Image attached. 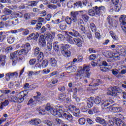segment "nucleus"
Masks as SVG:
<instances>
[{
  "mask_svg": "<svg viewBox=\"0 0 126 126\" xmlns=\"http://www.w3.org/2000/svg\"><path fill=\"white\" fill-rule=\"evenodd\" d=\"M65 108L64 106L59 104L55 106L56 109H55L51 104L48 103L45 107V110L50 112L52 115L55 116L57 118H65L70 123H73L74 122L73 117L71 114L65 113Z\"/></svg>",
  "mask_w": 126,
  "mask_h": 126,
  "instance_id": "1",
  "label": "nucleus"
},
{
  "mask_svg": "<svg viewBox=\"0 0 126 126\" xmlns=\"http://www.w3.org/2000/svg\"><path fill=\"white\" fill-rule=\"evenodd\" d=\"M78 15V12H71V18L72 19L73 22H76L77 21V16Z\"/></svg>",
  "mask_w": 126,
  "mask_h": 126,
  "instance_id": "23",
  "label": "nucleus"
},
{
  "mask_svg": "<svg viewBox=\"0 0 126 126\" xmlns=\"http://www.w3.org/2000/svg\"><path fill=\"white\" fill-rule=\"evenodd\" d=\"M55 35L56 33L55 32H50L49 33L44 34L45 39L48 42L46 47V49L48 51H52V48H53L52 42L54 39H55Z\"/></svg>",
  "mask_w": 126,
  "mask_h": 126,
  "instance_id": "4",
  "label": "nucleus"
},
{
  "mask_svg": "<svg viewBox=\"0 0 126 126\" xmlns=\"http://www.w3.org/2000/svg\"><path fill=\"white\" fill-rule=\"evenodd\" d=\"M110 36L112 37V38L115 41H117L118 40V36L113 31L110 32Z\"/></svg>",
  "mask_w": 126,
  "mask_h": 126,
  "instance_id": "42",
  "label": "nucleus"
},
{
  "mask_svg": "<svg viewBox=\"0 0 126 126\" xmlns=\"http://www.w3.org/2000/svg\"><path fill=\"white\" fill-rule=\"evenodd\" d=\"M57 63L58 62L55 58H52L50 59V64L52 67H55V66H57Z\"/></svg>",
  "mask_w": 126,
  "mask_h": 126,
  "instance_id": "33",
  "label": "nucleus"
},
{
  "mask_svg": "<svg viewBox=\"0 0 126 126\" xmlns=\"http://www.w3.org/2000/svg\"><path fill=\"white\" fill-rule=\"evenodd\" d=\"M39 38V33L38 32H36L35 33H32L28 37L27 39L29 40H37Z\"/></svg>",
  "mask_w": 126,
  "mask_h": 126,
  "instance_id": "22",
  "label": "nucleus"
},
{
  "mask_svg": "<svg viewBox=\"0 0 126 126\" xmlns=\"http://www.w3.org/2000/svg\"><path fill=\"white\" fill-rule=\"evenodd\" d=\"M40 47H45L46 45V40H45V36L42 35L39 37V41L38 43Z\"/></svg>",
  "mask_w": 126,
  "mask_h": 126,
  "instance_id": "21",
  "label": "nucleus"
},
{
  "mask_svg": "<svg viewBox=\"0 0 126 126\" xmlns=\"http://www.w3.org/2000/svg\"><path fill=\"white\" fill-rule=\"evenodd\" d=\"M69 35H71V36H73V37H78L79 36V32H78L73 30L71 32H69L67 33V35L66 37V41L68 42V43H69L70 44H71L72 45H74V40L73 39V37L70 36Z\"/></svg>",
  "mask_w": 126,
  "mask_h": 126,
  "instance_id": "7",
  "label": "nucleus"
},
{
  "mask_svg": "<svg viewBox=\"0 0 126 126\" xmlns=\"http://www.w3.org/2000/svg\"><path fill=\"white\" fill-rule=\"evenodd\" d=\"M43 59H44V54L43 53V52H40L37 57V61L38 63H40Z\"/></svg>",
  "mask_w": 126,
  "mask_h": 126,
  "instance_id": "36",
  "label": "nucleus"
},
{
  "mask_svg": "<svg viewBox=\"0 0 126 126\" xmlns=\"http://www.w3.org/2000/svg\"><path fill=\"white\" fill-rule=\"evenodd\" d=\"M37 3H38V1H29L27 2L26 4L29 6H36Z\"/></svg>",
  "mask_w": 126,
  "mask_h": 126,
  "instance_id": "34",
  "label": "nucleus"
},
{
  "mask_svg": "<svg viewBox=\"0 0 126 126\" xmlns=\"http://www.w3.org/2000/svg\"><path fill=\"white\" fill-rule=\"evenodd\" d=\"M18 76V72H9L5 74V79L7 81H9L11 78H17Z\"/></svg>",
  "mask_w": 126,
  "mask_h": 126,
  "instance_id": "13",
  "label": "nucleus"
},
{
  "mask_svg": "<svg viewBox=\"0 0 126 126\" xmlns=\"http://www.w3.org/2000/svg\"><path fill=\"white\" fill-rule=\"evenodd\" d=\"M74 43H75L77 47L81 48L82 47V40L80 39L79 38H74L73 39Z\"/></svg>",
  "mask_w": 126,
  "mask_h": 126,
  "instance_id": "25",
  "label": "nucleus"
},
{
  "mask_svg": "<svg viewBox=\"0 0 126 126\" xmlns=\"http://www.w3.org/2000/svg\"><path fill=\"white\" fill-rule=\"evenodd\" d=\"M109 12H113L114 10L116 12H119L121 9V5L119 3L111 4L108 6Z\"/></svg>",
  "mask_w": 126,
  "mask_h": 126,
  "instance_id": "12",
  "label": "nucleus"
},
{
  "mask_svg": "<svg viewBox=\"0 0 126 126\" xmlns=\"http://www.w3.org/2000/svg\"><path fill=\"white\" fill-rule=\"evenodd\" d=\"M94 9H90L88 12L90 16H95V14L100 16L101 12H105L106 11V8L105 6H101L100 7L95 6L93 7Z\"/></svg>",
  "mask_w": 126,
  "mask_h": 126,
  "instance_id": "6",
  "label": "nucleus"
},
{
  "mask_svg": "<svg viewBox=\"0 0 126 126\" xmlns=\"http://www.w3.org/2000/svg\"><path fill=\"white\" fill-rule=\"evenodd\" d=\"M52 22L53 24H59V23H61V21L60 19H58L57 20H52Z\"/></svg>",
  "mask_w": 126,
  "mask_h": 126,
  "instance_id": "63",
  "label": "nucleus"
},
{
  "mask_svg": "<svg viewBox=\"0 0 126 126\" xmlns=\"http://www.w3.org/2000/svg\"><path fill=\"white\" fill-rule=\"evenodd\" d=\"M49 64V62L47 60H44L41 64L42 67H47Z\"/></svg>",
  "mask_w": 126,
  "mask_h": 126,
  "instance_id": "49",
  "label": "nucleus"
},
{
  "mask_svg": "<svg viewBox=\"0 0 126 126\" xmlns=\"http://www.w3.org/2000/svg\"><path fill=\"white\" fill-rule=\"evenodd\" d=\"M8 87L10 89H16V88H15V85L12 82H10L8 84Z\"/></svg>",
  "mask_w": 126,
  "mask_h": 126,
  "instance_id": "56",
  "label": "nucleus"
},
{
  "mask_svg": "<svg viewBox=\"0 0 126 126\" xmlns=\"http://www.w3.org/2000/svg\"><path fill=\"white\" fill-rule=\"evenodd\" d=\"M40 53H41V52H40V48H36L34 49V55L35 56H37V55H39V54H40Z\"/></svg>",
  "mask_w": 126,
  "mask_h": 126,
  "instance_id": "60",
  "label": "nucleus"
},
{
  "mask_svg": "<svg viewBox=\"0 0 126 126\" xmlns=\"http://www.w3.org/2000/svg\"><path fill=\"white\" fill-rule=\"evenodd\" d=\"M96 123L98 124H100L101 125H103L104 126H107V123H106V120L103 119L100 117H96L95 120Z\"/></svg>",
  "mask_w": 126,
  "mask_h": 126,
  "instance_id": "24",
  "label": "nucleus"
},
{
  "mask_svg": "<svg viewBox=\"0 0 126 126\" xmlns=\"http://www.w3.org/2000/svg\"><path fill=\"white\" fill-rule=\"evenodd\" d=\"M96 58V55L92 54L89 56V60H90V61H93L94 60H95Z\"/></svg>",
  "mask_w": 126,
  "mask_h": 126,
  "instance_id": "58",
  "label": "nucleus"
},
{
  "mask_svg": "<svg viewBox=\"0 0 126 126\" xmlns=\"http://www.w3.org/2000/svg\"><path fill=\"white\" fill-rule=\"evenodd\" d=\"M65 108L66 109V111H68V112H70L71 113H73L77 109L74 105H69L67 107H65Z\"/></svg>",
  "mask_w": 126,
  "mask_h": 126,
  "instance_id": "27",
  "label": "nucleus"
},
{
  "mask_svg": "<svg viewBox=\"0 0 126 126\" xmlns=\"http://www.w3.org/2000/svg\"><path fill=\"white\" fill-rule=\"evenodd\" d=\"M5 59H6V56L5 55H0V64L2 66L5 64Z\"/></svg>",
  "mask_w": 126,
  "mask_h": 126,
  "instance_id": "29",
  "label": "nucleus"
},
{
  "mask_svg": "<svg viewBox=\"0 0 126 126\" xmlns=\"http://www.w3.org/2000/svg\"><path fill=\"white\" fill-rule=\"evenodd\" d=\"M73 4V2L72 1H70L67 2V5L69 8H71V7H72Z\"/></svg>",
  "mask_w": 126,
  "mask_h": 126,
  "instance_id": "64",
  "label": "nucleus"
},
{
  "mask_svg": "<svg viewBox=\"0 0 126 126\" xmlns=\"http://www.w3.org/2000/svg\"><path fill=\"white\" fill-rule=\"evenodd\" d=\"M6 98L4 96V94L3 92L1 90H0V100H3V99H5Z\"/></svg>",
  "mask_w": 126,
  "mask_h": 126,
  "instance_id": "54",
  "label": "nucleus"
},
{
  "mask_svg": "<svg viewBox=\"0 0 126 126\" xmlns=\"http://www.w3.org/2000/svg\"><path fill=\"white\" fill-rule=\"evenodd\" d=\"M117 92L118 93H123V92H124L122 89L116 87H111L109 89V91L107 92V94L108 95H111L112 96H114V97H116L117 95H118Z\"/></svg>",
  "mask_w": 126,
  "mask_h": 126,
  "instance_id": "10",
  "label": "nucleus"
},
{
  "mask_svg": "<svg viewBox=\"0 0 126 126\" xmlns=\"http://www.w3.org/2000/svg\"><path fill=\"white\" fill-rule=\"evenodd\" d=\"M15 15V17H19V18H22L23 17V14L19 12L18 13H14L11 15V16Z\"/></svg>",
  "mask_w": 126,
  "mask_h": 126,
  "instance_id": "40",
  "label": "nucleus"
},
{
  "mask_svg": "<svg viewBox=\"0 0 126 126\" xmlns=\"http://www.w3.org/2000/svg\"><path fill=\"white\" fill-rule=\"evenodd\" d=\"M29 124L33 125H39V124H41V120L37 119H32L29 122Z\"/></svg>",
  "mask_w": 126,
  "mask_h": 126,
  "instance_id": "28",
  "label": "nucleus"
},
{
  "mask_svg": "<svg viewBox=\"0 0 126 126\" xmlns=\"http://www.w3.org/2000/svg\"><path fill=\"white\" fill-rule=\"evenodd\" d=\"M58 37L59 40H60L61 41H63V40H64V36L62 34H58Z\"/></svg>",
  "mask_w": 126,
  "mask_h": 126,
  "instance_id": "59",
  "label": "nucleus"
},
{
  "mask_svg": "<svg viewBox=\"0 0 126 126\" xmlns=\"http://www.w3.org/2000/svg\"><path fill=\"white\" fill-rule=\"evenodd\" d=\"M73 113H74L73 115L75 116V117H78V116H79V114L80 113V111L79 109L77 108L75 111L73 112Z\"/></svg>",
  "mask_w": 126,
  "mask_h": 126,
  "instance_id": "55",
  "label": "nucleus"
},
{
  "mask_svg": "<svg viewBox=\"0 0 126 126\" xmlns=\"http://www.w3.org/2000/svg\"><path fill=\"white\" fill-rule=\"evenodd\" d=\"M109 69H111V68H108L107 67H105L104 66L100 65V70L101 71L106 72L108 71Z\"/></svg>",
  "mask_w": 126,
  "mask_h": 126,
  "instance_id": "50",
  "label": "nucleus"
},
{
  "mask_svg": "<svg viewBox=\"0 0 126 126\" xmlns=\"http://www.w3.org/2000/svg\"><path fill=\"white\" fill-rule=\"evenodd\" d=\"M24 49L20 50H17L15 51L13 54H11V57H17L21 55H27L29 53L30 51H31V46L29 43H27L24 45Z\"/></svg>",
  "mask_w": 126,
  "mask_h": 126,
  "instance_id": "3",
  "label": "nucleus"
},
{
  "mask_svg": "<svg viewBox=\"0 0 126 126\" xmlns=\"http://www.w3.org/2000/svg\"><path fill=\"white\" fill-rule=\"evenodd\" d=\"M29 63L30 65H34V63H36V59H31L29 62Z\"/></svg>",
  "mask_w": 126,
  "mask_h": 126,
  "instance_id": "62",
  "label": "nucleus"
},
{
  "mask_svg": "<svg viewBox=\"0 0 126 126\" xmlns=\"http://www.w3.org/2000/svg\"><path fill=\"white\" fill-rule=\"evenodd\" d=\"M65 20L67 24L70 25L71 24V22H72V19L71 17H66Z\"/></svg>",
  "mask_w": 126,
  "mask_h": 126,
  "instance_id": "46",
  "label": "nucleus"
},
{
  "mask_svg": "<svg viewBox=\"0 0 126 126\" xmlns=\"http://www.w3.org/2000/svg\"><path fill=\"white\" fill-rule=\"evenodd\" d=\"M47 7L50 8V9H57L58 8V6L55 4H48Z\"/></svg>",
  "mask_w": 126,
  "mask_h": 126,
  "instance_id": "51",
  "label": "nucleus"
},
{
  "mask_svg": "<svg viewBox=\"0 0 126 126\" xmlns=\"http://www.w3.org/2000/svg\"><path fill=\"white\" fill-rule=\"evenodd\" d=\"M83 6H86L88 8H90L92 7V2L90 0L88 1H85V2H83Z\"/></svg>",
  "mask_w": 126,
  "mask_h": 126,
  "instance_id": "32",
  "label": "nucleus"
},
{
  "mask_svg": "<svg viewBox=\"0 0 126 126\" xmlns=\"http://www.w3.org/2000/svg\"><path fill=\"white\" fill-rule=\"evenodd\" d=\"M114 103V101L112 99H108L106 100H102L101 101V108L104 110L106 107L109 106V105H111V104H113Z\"/></svg>",
  "mask_w": 126,
  "mask_h": 126,
  "instance_id": "17",
  "label": "nucleus"
},
{
  "mask_svg": "<svg viewBox=\"0 0 126 126\" xmlns=\"http://www.w3.org/2000/svg\"><path fill=\"white\" fill-rule=\"evenodd\" d=\"M82 18L85 22H87V21L89 20V16H87L86 14L82 15Z\"/></svg>",
  "mask_w": 126,
  "mask_h": 126,
  "instance_id": "48",
  "label": "nucleus"
},
{
  "mask_svg": "<svg viewBox=\"0 0 126 126\" xmlns=\"http://www.w3.org/2000/svg\"><path fill=\"white\" fill-rule=\"evenodd\" d=\"M65 68L67 70V73H71V72H75L77 68L76 66L71 64V63H68V64L66 65Z\"/></svg>",
  "mask_w": 126,
  "mask_h": 126,
  "instance_id": "14",
  "label": "nucleus"
},
{
  "mask_svg": "<svg viewBox=\"0 0 126 126\" xmlns=\"http://www.w3.org/2000/svg\"><path fill=\"white\" fill-rule=\"evenodd\" d=\"M37 96H34L33 99L31 98L30 99L28 103V105H30L31 107H32L33 106H35L36 104H38L39 102H41V96H40V95H41V94L40 93L37 92Z\"/></svg>",
  "mask_w": 126,
  "mask_h": 126,
  "instance_id": "9",
  "label": "nucleus"
},
{
  "mask_svg": "<svg viewBox=\"0 0 126 126\" xmlns=\"http://www.w3.org/2000/svg\"><path fill=\"white\" fill-rule=\"evenodd\" d=\"M9 18V16H7V15H3L1 16L0 19L2 21H6L7 19Z\"/></svg>",
  "mask_w": 126,
  "mask_h": 126,
  "instance_id": "47",
  "label": "nucleus"
},
{
  "mask_svg": "<svg viewBox=\"0 0 126 126\" xmlns=\"http://www.w3.org/2000/svg\"><path fill=\"white\" fill-rule=\"evenodd\" d=\"M108 19L109 24L111 25L112 27H115L116 28V27L118 26L117 21L116 20H113V18H110L109 17H108Z\"/></svg>",
  "mask_w": 126,
  "mask_h": 126,
  "instance_id": "20",
  "label": "nucleus"
},
{
  "mask_svg": "<svg viewBox=\"0 0 126 126\" xmlns=\"http://www.w3.org/2000/svg\"><path fill=\"white\" fill-rule=\"evenodd\" d=\"M18 24V19H15L13 20V21L12 22L10 25L11 26H15V25H17Z\"/></svg>",
  "mask_w": 126,
  "mask_h": 126,
  "instance_id": "52",
  "label": "nucleus"
},
{
  "mask_svg": "<svg viewBox=\"0 0 126 126\" xmlns=\"http://www.w3.org/2000/svg\"><path fill=\"white\" fill-rule=\"evenodd\" d=\"M68 48H69L68 44H65L61 47L62 55L67 58L70 57V51L68 50Z\"/></svg>",
  "mask_w": 126,
  "mask_h": 126,
  "instance_id": "11",
  "label": "nucleus"
},
{
  "mask_svg": "<svg viewBox=\"0 0 126 126\" xmlns=\"http://www.w3.org/2000/svg\"><path fill=\"white\" fill-rule=\"evenodd\" d=\"M2 13L5 15H10V14H11V13H12V11H11V10L7 8H5L3 9V10H2Z\"/></svg>",
  "mask_w": 126,
  "mask_h": 126,
  "instance_id": "31",
  "label": "nucleus"
},
{
  "mask_svg": "<svg viewBox=\"0 0 126 126\" xmlns=\"http://www.w3.org/2000/svg\"><path fill=\"white\" fill-rule=\"evenodd\" d=\"M78 123L80 126H84L86 123V120L84 118H81L78 120Z\"/></svg>",
  "mask_w": 126,
  "mask_h": 126,
  "instance_id": "38",
  "label": "nucleus"
},
{
  "mask_svg": "<svg viewBox=\"0 0 126 126\" xmlns=\"http://www.w3.org/2000/svg\"><path fill=\"white\" fill-rule=\"evenodd\" d=\"M8 104H9V101H8V100H5L4 102L0 103L1 105V107H0V109L2 110V109H3V107H6V106L8 105Z\"/></svg>",
  "mask_w": 126,
  "mask_h": 126,
  "instance_id": "37",
  "label": "nucleus"
},
{
  "mask_svg": "<svg viewBox=\"0 0 126 126\" xmlns=\"http://www.w3.org/2000/svg\"><path fill=\"white\" fill-rule=\"evenodd\" d=\"M11 34L10 32V35L7 38V41L8 44H13V43L14 42V41H15V37L12 35H10Z\"/></svg>",
  "mask_w": 126,
  "mask_h": 126,
  "instance_id": "26",
  "label": "nucleus"
},
{
  "mask_svg": "<svg viewBox=\"0 0 126 126\" xmlns=\"http://www.w3.org/2000/svg\"><path fill=\"white\" fill-rule=\"evenodd\" d=\"M90 27L92 31V32H96V26L93 23H91L90 25Z\"/></svg>",
  "mask_w": 126,
  "mask_h": 126,
  "instance_id": "44",
  "label": "nucleus"
},
{
  "mask_svg": "<svg viewBox=\"0 0 126 126\" xmlns=\"http://www.w3.org/2000/svg\"><path fill=\"white\" fill-rule=\"evenodd\" d=\"M66 98V95L64 94H61L59 95V100H64Z\"/></svg>",
  "mask_w": 126,
  "mask_h": 126,
  "instance_id": "53",
  "label": "nucleus"
},
{
  "mask_svg": "<svg viewBox=\"0 0 126 126\" xmlns=\"http://www.w3.org/2000/svg\"><path fill=\"white\" fill-rule=\"evenodd\" d=\"M101 101H102V98L99 96H97L94 100V102L96 105H99L100 103H101Z\"/></svg>",
  "mask_w": 126,
  "mask_h": 126,
  "instance_id": "43",
  "label": "nucleus"
},
{
  "mask_svg": "<svg viewBox=\"0 0 126 126\" xmlns=\"http://www.w3.org/2000/svg\"><path fill=\"white\" fill-rule=\"evenodd\" d=\"M113 122L117 126H126V123L119 118H113Z\"/></svg>",
  "mask_w": 126,
  "mask_h": 126,
  "instance_id": "19",
  "label": "nucleus"
},
{
  "mask_svg": "<svg viewBox=\"0 0 126 126\" xmlns=\"http://www.w3.org/2000/svg\"><path fill=\"white\" fill-rule=\"evenodd\" d=\"M10 35L9 32H0V42H3L6 37Z\"/></svg>",
  "mask_w": 126,
  "mask_h": 126,
  "instance_id": "16",
  "label": "nucleus"
},
{
  "mask_svg": "<svg viewBox=\"0 0 126 126\" xmlns=\"http://www.w3.org/2000/svg\"><path fill=\"white\" fill-rule=\"evenodd\" d=\"M107 111L112 112V113H121L123 111L122 107H107Z\"/></svg>",
  "mask_w": 126,
  "mask_h": 126,
  "instance_id": "15",
  "label": "nucleus"
},
{
  "mask_svg": "<svg viewBox=\"0 0 126 126\" xmlns=\"http://www.w3.org/2000/svg\"><path fill=\"white\" fill-rule=\"evenodd\" d=\"M90 68L89 66H85L83 68L81 67L78 70L77 76H79L80 78H89L90 77Z\"/></svg>",
  "mask_w": 126,
  "mask_h": 126,
  "instance_id": "5",
  "label": "nucleus"
},
{
  "mask_svg": "<svg viewBox=\"0 0 126 126\" xmlns=\"http://www.w3.org/2000/svg\"><path fill=\"white\" fill-rule=\"evenodd\" d=\"M60 28L61 30H65L66 29V25H65V24H62L60 26Z\"/></svg>",
  "mask_w": 126,
  "mask_h": 126,
  "instance_id": "61",
  "label": "nucleus"
},
{
  "mask_svg": "<svg viewBox=\"0 0 126 126\" xmlns=\"http://www.w3.org/2000/svg\"><path fill=\"white\" fill-rule=\"evenodd\" d=\"M99 84H101V81L99 79H97L95 80V83L94 85H90V86H92V88H94L95 86H98Z\"/></svg>",
  "mask_w": 126,
  "mask_h": 126,
  "instance_id": "45",
  "label": "nucleus"
},
{
  "mask_svg": "<svg viewBox=\"0 0 126 126\" xmlns=\"http://www.w3.org/2000/svg\"><path fill=\"white\" fill-rule=\"evenodd\" d=\"M18 58H19V56H18L17 57H11V54H10V59H11L12 60H12L13 65H15V64H16Z\"/></svg>",
  "mask_w": 126,
  "mask_h": 126,
  "instance_id": "35",
  "label": "nucleus"
},
{
  "mask_svg": "<svg viewBox=\"0 0 126 126\" xmlns=\"http://www.w3.org/2000/svg\"><path fill=\"white\" fill-rule=\"evenodd\" d=\"M15 33H18V32H22V34L23 36H27L29 34V30L28 29H24V28L19 29L17 30H15Z\"/></svg>",
  "mask_w": 126,
  "mask_h": 126,
  "instance_id": "18",
  "label": "nucleus"
},
{
  "mask_svg": "<svg viewBox=\"0 0 126 126\" xmlns=\"http://www.w3.org/2000/svg\"><path fill=\"white\" fill-rule=\"evenodd\" d=\"M53 48L56 52H59L60 51V46L58 44V42H56L53 44Z\"/></svg>",
  "mask_w": 126,
  "mask_h": 126,
  "instance_id": "39",
  "label": "nucleus"
},
{
  "mask_svg": "<svg viewBox=\"0 0 126 126\" xmlns=\"http://www.w3.org/2000/svg\"><path fill=\"white\" fill-rule=\"evenodd\" d=\"M27 95L26 91L21 92L19 93L17 95H10L9 97V100L11 102H14L15 103H22L24 101V97Z\"/></svg>",
  "mask_w": 126,
  "mask_h": 126,
  "instance_id": "2",
  "label": "nucleus"
},
{
  "mask_svg": "<svg viewBox=\"0 0 126 126\" xmlns=\"http://www.w3.org/2000/svg\"><path fill=\"white\" fill-rule=\"evenodd\" d=\"M94 98L91 97L88 100L87 102V106L88 108H92L93 106V104L94 103Z\"/></svg>",
  "mask_w": 126,
  "mask_h": 126,
  "instance_id": "30",
  "label": "nucleus"
},
{
  "mask_svg": "<svg viewBox=\"0 0 126 126\" xmlns=\"http://www.w3.org/2000/svg\"><path fill=\"white\" fill-rule=\"evenodd\" d=\"M74 5L75 7L78 8V7H83V3H81L80 1L74 3Z\"/></svg>",
  "mask_w": 126,
  "mask_h": 126,
  "instance_id": "41",
  "label": "nucleus"
},
{
  "mask_svg": "<svg viewBox=\"0 0 126 126\" xmlns=\"http://www.w3.org/2000/svg\"><path fill=\"white\" fill-rule=\"evenodd\" d=\"M103 55L106 58H109V59H113L114 61H118L120 60V54L118 53H115L110 51H105L103 52Z\"/></svg>",
  "mask_w": 126,
  "mask_h": 126,
  "instance_id": "8",
  "label": "nucleus"
},
{
  "mask_svg": "<svg viewBox=\"0 0 126 126\" xmlns=\"http://www.w3.org/2000/svg\"><path fill=\"white\" fill-rule=\"evenodd\" d=\"M112 74H113V75H115V76H118V74H119V70L116 69H112Z\"/></svg>",
  "mask_w": 126,
  "mask_h": 126,
  "instance_id": "57",
  "label": "nucleus"
}]
</instances>
